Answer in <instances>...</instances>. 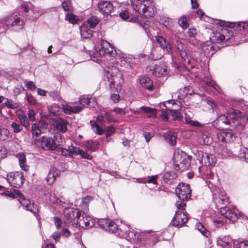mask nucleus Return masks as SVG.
<instances>
[{"mask_svg":"<svg viewBox=\"0 0 248 248\" xmlns=\"http://www.w3.org/2000/svg\"><path fill=\"white\" fill-rule=\"evenodd\" d=\"M187 220L188 217L185 213L182 211L177 210L171 223L173 225L179 227L185 224Z\"/></svg>","mask_w":248,"mask_h":248,"instance_id":"nucleus-13","label":"nucleus"},{"mask_svg":"<svg viewBox=\"0 0 248 248\" xmlns=\"http://www.w3.org/2000/svg\"><path fill=\"white\" fill-rule=\"evenodd\" d=\"M187 33L189 37L194 38L197 34V31L195 28H189Z\"/></svg>","mask_w":248,"mask_h":248,"instance_id":"nucleus-63","label":"nucleus"},{"mask_svg":"<svg viewBox=\"0 0 248 248\" xmlns=\"http://www.w3.org/2000/svg\"><path fill=\"white\" fill-rule=\"evenodd\" d=\"M23 175L19 172H10L7 175L8 183L15 187L21 186L23 183Z\"/></svg>","mask_w":248,"mask_h":248,"instance_id":"nucleus-7","label":"nucleus"},{"mask_svg":"<svg viewBox=\"0 0 248 248\" xmlns=\"http://www.w3.org/2000/svg\"><path fill=\"white\" fill-rule=\"evenodd\" d=\"M53 140L56 143V148L57 147L61 146L65 141L63 137L59 133H56L53 136Z\"/></svg>","mask_w":248,"mask_h":248,"instance_id":"nucleus-36","label":"nucleus"},{"mask_svg":"<svg viewBox=\"0 0 248 248\" xmlns=\"http://www.w3.org/2000/svg\"><path fill=\"white\" fill-rule=\"evenodd\" d=\"M75 149V155H80L81 157L83 158H85L90 160L92 159V156L88 154L87 153L84 152L83 150L80 149L78 147H76Z\"/></svg>","mask_w":248,"mask_h":248,"instance_id":"nucleus-41","label":"nucleus"},{"mask_svg":"<svg viewBox=\"0 0 248 248\" xmlns=\"http://www.w3.org/2000/svg\"><path fill=\"white\" fill-rule=\"evenodd\" d=\"M9 135V131L6 128L0 126V140H6Z\"/></svg>","mask_w":248,"mask_h":248,"instance_id":"nucleus-50","label":"nucleus"},{"mask_svg":"<svg viewBox=\"0 0 248 248\" xmlns=\"http://www.w3.org/2000/svg\"><path fill=\"white\" fill-rule=\"evenodd\" d=\"M22 200H23V202H24V203H23L22 202H20L23 205L25 206L26 209L28 210L31 211V212H32L33 213H35V211L32 210L31 209V205L30 204H28V202H29L28 201L26 200L25 199H24L23 198H22Z\"/></svg>","mask_w":248,"mask_h":248,"instance_id":"nucleus-59","label":"nucleus"},{"mask_svg":"<svg viewBox=\"0 0 248 248\" xmlns=\"http://www.w3.org/2000/svg\"><path fill=\"white\" fill-rule=\"evenodd\" d=\"M80 106L84 107H94L97 103L95 99L89 98L88 96H83L79 100Z\"/></svg>","mask_w":248,"mask_h":248,"instance_id":"nucleus-25","label":"nucleus"},{"mask_svg":"<svg viewBox=\"0 0 248 248\" xmlns=\"http://www.w3.org/2000/svg\"><path fill=\"white\" fill-rule=\"evenodd\" d=\"M219 141L225 142H231L233 141L235 137L232 132H222L217 135Z\"/></svg>","mask_w":248,"mask_h":248,"instance_id":"nucleus-20","label":"nucleus"},{"mask_svg":"<svg viewBox=\"0 0 248 248\" xmlns=\"http://www.w3.org/2000/svg\"><path fill=\"white\" fill-rule=\"evenodd\" d=\"M64 217L68 222L77 226L80 217V212L76 210L66 209L64 211Z\"/></svg>","mask_w":248,"mask_h":248,"instance_id":"nucleus-12","label":"nucleus"},{"mask_svg":"<svg viewBox=\"0 0 248 248\" xmlns=\"http://www.w3.org/2000/svg\"><path fill=\"white\" fill-rule=\"evenodd\" d=\"M201 47L202 51L206 56H212L215 53V49L211 41H207L202 43L201 45Z\"/></svg>","mask_w":248,"mask_h":248,"instance_id":"nucleus-24","label":"nucleus"},{"mask_svg":"<svg viewBox=\"0 0 248 248\" xmlns=\"http://www.w3.org/2000/svg\"><path fill=\"white\" fill-rule=\"evenodd\" d=\"M47 124L43 122H39L37 123H34L31 125V132L33 136H38L42 133V128H46Z\"/></svg>","mask_w":248,"mask_h":248,"instance_id":"nucleus-19","label":"nucleus"},{"mask_svg":"<svg viewBox=\"0 0 248 248\" xmlns=\"http://www.w3.org/2000/svg\"><path fill=\"white\" fill-rule=\"evenodd\" d=\"M108 69L106 71V84L108 85L112 91H113V89L117 91H120L124 82L122 73L115 66L108 67Z\"/></svg>","mask_w":248,"mask_h":248,"instance_id":"nucleus-1","label":"nucleus"},{"mask_svg":"<svg viewBox=\"0 0 248 248\" xmlns=\"http://www.w3.org/2000/svg\"><path fill=\"white\" fill-rule=\"evenodd\" d=\"M5 106L9 108L16 109L19 107L18 102H15L11 99H7V101L4 103Z\"/></svg>","mask_w":248,"mask_h":248,"instance_id":"nucleus-45","label":"nucleus"},{"mask_svg":"<svg viewBox=\"0 0 248 248\" xmlns=\"http://www.w3.org/2000/svg\"><path fill=\"white\" fill-rule=\"evenodd\" d=\"M18 118L19 119L20 123L22 126L25 127H28L29 126V121L25 114H19L18 115Z\"/></svg>","mask_w":248,"mask_h":248,"instance_id":"nucleus-43","label":"nucleus"},{"mask_svg":"<svg viewBox=\"0 0 248 248\" xmlns=\"http://www.w3.org/2000/svg\"><path fill=\"white\" fill-rule=\"evenodd\" d=\"M217 244L224 248H232V240L230 236H225L217 239Z\"/></svg>","mask_w":248,"mask_h":248,"instance_id":"nucleus-22","label":"nucleus"},{"mask_svg":"<svg viewBox=\"0 0 248 248\" xmlns=\"http://www.w3.org/2000/svg\"><path fill=\"white\" fill-rule=\"evenodd\" d=\"M167 66L162 62L155 64L153 70V74L157 77L165 76L168 74Z\"/></svg>","mask_w":248,"mask_h":248,"instance_id":"nucleus-16","label":"nucleus"},{"mask_svg":"<svg viewBox=\"0 0 248 248\" xmlns=\"http://www.w3.org/2000/svg\"><path fill=\"white\" fill-rule=\"evenodd\" d=\"M4 22L8 27H14L16 30L23 28L24 21L20 15L13 14L5 18Z\"/></svg>","mask_w":248,"mask_h":248,"instance_id":"nucleus-5","label":"nucleus"},{"mask_svg":"<svg viewBox=\"0 0 248 248\" xmlns=\"http://www.w3.org/2000/svg\"><path fill=\"white\" fill-rule=\"evenodd\" d=\"M65 20L68 21L70 23L76 24L78 20V17L72 13H68L65 16Z\"/></svg>","mask_w":248,"mask_h":248,"instance_id":"nucleus-49","label":"nucleus"},{"mask_svg":"<svg viewBox=\"0 0 248 248\" xmlns=\"http://www.w3.org/2000/svg\"><path fill=\"white\" fill-rule=\"evenodd\" d=\"M53 221L56 227L59 229L62 227V220L58 217H53Z\"/></svg>","mask_w":248,"mask_h":248,"instance_id":"nucleus-60","label":"nucleus"},{"mask_svg":"<svg viewBox=\"0 0 248 248\" xmlns=\"http://www.w3.org/2000/svg\"><path fill=\"white\" fill-rule=\"evenodd\" d=\"M228 119L231 122V125L233 126L237 124L241 119V116L239 113H237L233 110L230 111L228 113Z\"/></svg>","mask_w":248,"mask_h":248,"instance_id":"nucleus-28","label":"nucleus"},{"mask_svg":"<svg viewBox=\"0 0 248 248\" xmlns=\"http://www.w3.org/2000/svg\"><path fill=\"white\" fill-rule=\"evenodd\" d=\"M62 108H61L60 106L57 105V104H53L51 108L49 109V111L50 114H53V115L57 116L60 114L61 112L62 111Z\"/></svg>","mask_w":248,"mask_h":248,"instance_id":"nucleus-42","label":"nucleus"},{"mask_svg":"<svg viewBox=\"0 0 248 248\" xmlns=\"http://www.w3.org/2000/svg\"><path fill=\"white\" fill-rule=\"evenodd\" d=\"M213 199L216 204L221 205L228 202V198L224 191L220 188H215L212 190Z\"/></svg>","mask_w":248,"mask_h":248,"instance_id":"nucleus-10","label":"nucleus"},{"mask_svg":"<svg viewBox=\"0 0 248 248\" xmlns=\"http://www.w3.org/2000/svg\"><path fill=\"white\" fill-rule=\"evenodd\" d=\"M71 106L72 108V113H78L83 109V107L82 106L80 105H76L75 104H73Z\"/></svg>","mask_w":248,"mask_h":248,"instance_id":"nucleus-57","label":"nucleus"},{"mask_svg":"<svg viewBox=\"0 0 248 248\" xmlns=\"http://www.w3.org/2000/svg\"><path fill=\"white\" fill-rule=\"evenodd\" d=\"M139 82L142 87L152 91L153 87V81L146 77H141L139 78Z\"/></svg>","mask_w":248,"mask_h":248,"instance_id":"nucleus-29","label":"nucleus"},{"mask_svg":"<svg viewBox=\"0 0 248 248\" xmlns=\"http://www.w3.org/2000/svg\"><path fill=\"white\" fill-rule=\"evenodd\" d=\"M176 193L180 200H188L191 197V190L188 185L180 184L176 189Z\"/></svg>","mask_w":248,"mask_h":248,"instance_id":"nucleus-8","label":"nucleus"},{"mask_svg":"<svg viewBox=\"0 0 248 248\" xmlns=\"http://www.w3.org/2000/svg\"><path fill=\"white\" fill-rule=\"evenodd\" d=\"M131 4L134 10L145 17L155 15V10L152 0H132Z\"/></svg>","mask_w":248,"mask_h":248,"instance_id":"nucleus-2","label":"nucleus"},{"mask_svg":"<svg viewBox=\"0 0 248 248\" xmlns=\"http://www.w3.org/2000/svg\"><path fill=\"white\" fill-rule=\"evenodd\" d=\"M175 169L180 171L187 170L190 166V160L183 151L175 152L173 155Z\"/></svg>","mask_w":248,"mask_h":248,"instance_id":"nucleus-3","label":"nucleus"},{"mask_svg":"<svg viewBox=\"0 0 248 248\" xmlns=\"http://www.w3.org/2000/svg\"><path fill=\"white\" fill-rule=\"evenodd\" d=\"M85 146L90 151H95L99 148V144L96 140L88 141L85 144Z\"/></svg>","mask_w":248,"mask_h":248,"instance_id":"nucleus-35","label":"nucleus"},{"mask_svg":"<svg viewBox=\"0 0 248 248\" xmlns=\"http://www.w3.org/2000/svg\"><path fill=\"white\" fill-rule=\"evenodd\" d=\"M98 224L103 230L109 233H115L118 230L117 224L108 219H100L98 221Z\"/></svg>","mask_w":248,"mask_h":248,"instance_id":"nucleus-9","label":"nucleus"},{"mask_svg":"<svg viewBox=\"0 0 248 248\" xmlns=\"http://www.w3.org/2000/svg\"><path fill=\"white\" fill-rule=\"evenodd\" d=\"M178 24L183 30H186L189 27L187 18L185 16H183L179 18Z\"/></svg>","mask_w":248,"mask_h":248,"instance_id":"nucleus-40","label":"nucleus"},{"mask_svg":"<svg viewBox=\"0 0 248 248\" xmlns=\"http://www.w3.org/2000/svg\"><path fill=\"white\" fill-rule=\"evenodd\" d=\"M62 109L63 110L64 113L65 114H70L72 113V108L71 105H63L62 107Z\"/></svg>","mask_w":248,"mask_h":248,"instance_id":"nucleus-56","label":"nucleus"},{"mask_svg":"<svg viewBox=\"0 0 248 248\" xmlns=\"http://www.w3.org/2000/svg\"><path fill=\"white\" fill-rule=\"evenodd\" d=\"M46 200L47 202H49L52 203L58 204L62 205L64 203L58 198H57L54 193H47L45 195Z\"/></svg>","mask_w":248,"mask_h":248,"instance_id":"nucleus-31","label":"nucleus"},{"mask_svg":"<svg viewBox=\"0 0 248 248\" xmlns=\"http://www.w3.org/2000/svg\"><path fill=\"white\" fill-rule=\"evenodd\" d=\"M11 127L14 133H19L23 130L22 125L16 123L12 122L11 124Z\"/></svg>","mask_w":248,"mask_h":248,"instance_id":"nucleus-48","label":"nucleus"},{"mask_svg":"<svg viewBox=\"0 0 248 248\" xmlns=\"http://www.w3.org/2000/svg\"><path fill=\"white\" fill-rule=\"evenodd\" d=\"M216 37L217 38L216 41L217 43H220L223 41H226L228 38H226L224 35L218 34Z\"/></svg>","mask_w":248,"mask_h":248,"instance_id":"nucleus-64","label":"nucleus"},{"mask_svg":"<svg viewBox=\"0 0 248 248\" xmlns=\"http://www.w3.org/2000/svg\"><path fill=\"white\" fill-rule=\"evenodd\" d=\"M172 43L176 46L178 50H181L184 49L183 44L179 40L172 39Z\"/></svg>","mask_w":248,"mask_h":248,"instance_id":"nucleus-55","label":"nucleus"},{"mask_svg":"<svg viewBox=\"0 0 248 248\" xmlns=\"http://www.w3.org/2000/svg\"><path fill=\"white\" fill-rule=\"evenodd\" d=\"M236 248H248V241H243L237 243Z\"/></svg>","mask_w":248,"mask_h":248,"instance_id":"nucleus-61","label":"nucleus"},{"mask_svg":"<svg viewBox=\"0 0 248 248\" xmlns=\"http://www.w3.org/2000/svg\"><path fill=\"white\" fill-rule=\"evenodd\" d=\"M186 200H180L176 202V206L178 210H184L186 207V204L185 202Z\"/></svg>","mask_w":248,"mask_h":248,"instance_id":"nucleus-54","label":"nucleus"},{"mask_svg":"<svg viewBox=\"0 0 248 248\" xmlns=\"http://www.w3.org/2000/svg\"><path fill=\"white\" fill-rule=\"evenodd\" d=\"M156 40L162 48L166 49V51L169 53L171 52V45L169 43H167L166 39L164 37L161 36H157Z\"/></svg>","mask_w":248,"mask_h":248,"instance_id":"nucleus-27","label":"nucleus"},{"mask_svg":"<svg viewBox=\"0 0 248 248\" xmlns=\"http://www.w3.org/2000/svg\"><path fill=\"white\" fill-rule=\"evenodd\" d=\"M92 200L91 196H87L82 198L81 203H80V207L84 209H86L88 207L90 202Z\"/></svg>","mask_w":248,"mask_h":248,"instance_id":"nucleus-44","label":"nucleus"},{"mask_svg":"<svg viewBox=\"0 0 248 248\" xmlns=\"http://www.w3.org/2000/svg\"><path fill=\"white\" fill-rule=\"evenodd\" d=\"M99 21L96 16H92L87 20V22L91 28H93L99 23Z\"/></svg>","mask_w":248,"mask_h":248,"instance_id":"nucleus-46","label":"nucleus"},{"mask_svg":"<svg viewBox=\"0 0 248 248\" xmlns=\"http://www.w3.org/2000/svg\"><path fill=\"white\" fill-rule=\"evenodd\" d=\"M211 139L206 135H202L201 138L200 142L201 144L208 145L211 143Z\"/></svg>","mask_w":248,"mask_h":248,"instance_id":"nucleus-53","label":"nucleus"},{"mask_svg":"<svg viewBox=\"0 0 248 248\" xmlns=\"http://www.w3.org/2000/svg\"><path fill=\"white\" fill-rule=\"evenodd\" d=\"M220 212L222 216L230 221H234L237 218L235 210L228 207H221Z\"/></svg>","mask_w":248,"mask_h":248,"instance_id":"nucleus-17","label":"nucleus"},{"mask_svg":"<svg viewBox=\"0 0 248 248\" xmlns=\"http://www.w3.org/2000/svg\"><path fill=\"white\" fill-rule=\"evenodd\" d=\"M170 101H168L167 102L163 103L160 104V107L161 106L165 107L167 110L170 111V113H171V116L173 118V120H181L182 119V116L181 113L177 110H173L170 109L167 106V104H170Z\"/></svg>","mask_w":248,"mask_h":248,"instance_id":"nucleus-26","label":"nucleus"},{"mask_svg":"<svg viewBox=\"0 0 248 248\" xmlns=\"http://www.w3.org/2000/svg\"><path fill=\"white\" fill-rule=\"evenodd\" d=\"M202 162L206 166H214L216 163L217 159L213 154H208L201 152Z\"/></svg>","mask_w":248,"mask_h":248,"instance_id":"nucleus-18","label":"nucleus"},{"mask_svg":"<svg viewBox=\"0 0 248 248\" xmlns=\"http://www.w3.org/2000/svg\"><path fill=\"white\" fill-rule=\"evenodd\" d=\"M167 142L171 146H174L176 143L177 135L173 131H169L164 136Z\"/></svg>","mask_w":248,"mask_h":248,"instance_id":"nucleus-30","label":"nucleus"},{"mask_svg":"<svg viewBox=\"0 0 248 248\" xmlns=\"http://www.w3.org/2000/svg\"><path fill=\"white\" fill-rule=\"evenodd\" d=\"M52 125L59 131L65 133L67 130L68 122L60 118L54 119L51 120Z\"/></svg>","mask_w":248,"mask_h":248,"instance_id":"nucleus-15","label":"nucleus"},{"mask_svg":"<svg viewBox=\"0 0 248 248\" xmlns=\"http://www.w3.org/2000/svg\"><path fill=\"white\" fill-rule=\"evenodd\" d=\"M60 171L55 167L50 168L47 176L46 177V182L48 185H52L55 181L56 178L60 175Z\"/></svg>","mask_w":248,"mask_h":248,"instance_id":"nucleus-21","label":"nucleus"},{"mask_svg":"<svg viewBox=\"0 0 248 248\" xmlns=\"http://www.w3.org/2000/svg\"><path fill=\"white\" fill-rule=\"evenodd\" d=\"M177 177L176 174L174 171L166 172L163 176V179L166 183L171 184L172 181Z\"/></svg>","mask_w":248,"mask_h":248,"instance_id":"nucleus-33","label":"nucleus"},{"mask_svg":"<svg viewBox=\"0 0 248 248\" xmlns=\"http://www.w3.org/2000/svg\"><path fill=\"white\" fill-rule=\"evenodd\" d=\"M4 195L9 197H12L13 198H15L16 197H18L19 198H22L23 195L19 192L17 190H14V192H5Z\"/></svg>","mask_w":248,"mask_h":248,"instance_id":"nucleus-51","label":"nucleus"},{"mask_svg":"<svg viewBox=\"0 0 248 248\" xmlns=\"http://www.w3.org/2000/svg\"><path fill=\"white\" fill-rule=\"evenodd\" d=\"M99 12L104 15H110L113 11L114 7L112 3L107 0H102L98 3Z\"/></svg>","mask_w":248,"mask_h":248,"instance_id":"nucleus-14","label":"nucleus"},{"mask_svg":"<svg viewBox=\"0 0 248 248\" xmlns=\"http://www.w3.org/2000/svg\"><path fill=\"white\" fill-rule=\"evenodd\" d=\"M141 110L147 114L149 117H155L156 109L150 107L142 106L141 107Z\"/></svg>","mask_w":248,"mask_h":248,"instance_id":"nucleus-39","label":"nucleus"},{"mask_svg":"<svg viewBox=\"0 0 248 248\" xmlns=\"http://www.w3.org/2000/svg\"><path fill=\"white\" fill-rule=\"evenodd\" d=\"M25 84H26V87L31 90V91H34L35 90V88H36V87L35 86V85L34 84L33 82H32V81H26V83H25Z\"/></svg>","mask_w":248,"mask_h":248,"instance_id":"nucleus-62","label":"nucleus"},{"mask_svg":"<svg viewBox=\"0 0 248 248\" xmlns=\"http://www.w3.org/2000/svg\"><path fill=\"white\" fill-rule=\"evenodd\" d=\"M228 113H226V114L221 115L218 118V121H220L225 124H229L231 125V122L228 119Z\"/></svg>","mask_w":248,"mask_h":248,"instance_id":"nucleus-52","label":"nucleus"},{"mask_svg":"<svg viewBox=\"0 0 248 248\" xmlns=\"http://www.w3.org/2000/svg\"><path fill=\"white\" fill-rule=\"evenodd\" d=\"M198 230L204 236L208 237L210 235V232L204 227V226L200 222L197 224Z\"/></svg>","mask_w":248,"mask_h":248,"instance_id":"nucleus-47","label":"nucleus"},{"mask_svg":"<svg viewBox=\"0 0 248 248\" xmlns=\"http://www.w3.org/2000/svg\"><path fill=\"white\" fill-rule=\"evenodd\" d=\"M234 155L248 162V148L241 149L240 153H235Z\"/></svg>","mask_w":248,"mask_h":248,"instance_id":"nucleus-37","label":"nucleus"},{"mask_svg":"<svg viewBox=\"0 0 248 248\" xmlns=\"http://www.w3.org/2000/svg\"><path fill=\"white\" fill-rule=\"evenodd\" d=\"M76 148V147L73 146H69L67 149L61 148L62 155L66 156H75Z\"/></svg>","mask_w":248,"mask_h":248,"instance_id":"nucleus-32","label":"nucleus"},{"mask_svg":"<svg viewBox=\"0 0 248 248\" xmlns=\"http://www.w3.org/2000/svg\"><path fill=\"white\" fill-rule=\"evenodd\" d=\"M34 142L36 145L44 149L46 148L51 150L56 149L54 140L50 137H42L39 139H35Z\"/></svg>","mask_w":248,"mask_h":248,"instance_id":"nucleus-6","label":"nucleus"},{"mask_svg":"<svg viewBox=\"0 0 248 248\" xmlns=\"http://www.w3.org/2000/svg\"><path fill=\"white\" fill-rule=\"evenodd\" d=\"M80 215L81 214L80 213V217H79L77 226H79L84 229L92 228L94 226L95 220L91 216L84 213L82 215V218H81Z\"/></svg>","mask_w":248,"mask_h":248,"instance_id":"nucleus-11","label":"nucleus"},{"mask_svg":"<svg viewBox=\"0 0 248 248\" xmlns=\"http://www.w3.org/2000/svg\"><path fill=\"white\" fill-rule=\"evenodd\" d=\"M80 34L83 38H89L92 36V31L86 26H83L80 28Z\"/></svg>","mask_w":248,"mask_h":248,"instance_id":"nucleus-38","label":"nucleus"},{"mask_svg":"<svg viewBox=\"0 0 248 248\" xmlns=\"http://www.w3.org/2000/svg\"><path fill=\"white\" fill-rule=\"evenodd\" d=\"M113 51V48L111 45L108 41L103 40L100 46L95 48V52L92 54L91 59L94 62H98L100 60L101 56L105 54H111Z\"/></svg>","mask_w":248,"mask_h":248,"instance_id":"nucleus-4","label":"nucleus"},{"mask_svg":"<svg viewBox=\"0 0 248 248\" xmlns=\"http://www.w3.org/2000/svg\"><path fill=\"white\" fill-rule=\"evenodd\" d=\"M16 157L18 159L20 167L24 170H28V167L25 164L26 159L25 155L23 153H19L17 155Z\"/></svg>","mask_w":248,"mask_h":248,"instance_id":"nucleus-34","label":"nucleus"},{"mask_svg":"<svg viewBox=\"0 0 248 248\" xmlns=\"http://www.w3.org/2000/svg\"><path fill=\"white\" fill-rule=\"evenodd\" d=\"M145 56L144 54H141L140 56H138L135 57L133 55H128L127 57L124 58V61L127 63L130 67L133 68L134 66L140 63V57H141L142 58H144Z\"/></svg>","mask_w":248,"mask_h":248,"instance_id":"nucleus-23","label":"nucleus"},{"mask_svg":"<svg viewBox=\"0 0 248 248\" xmlns=\"http://www.w3.org/2000/svg\"><path fill=\"white\" fill-rule=\"evenodd\" d=\"M179 53H180L181 58L184 61H186V60H187V61L189 62L188 56L187 53L186 49L185 48H184L182 50H179Z\"/></svg>","mask_w":248,"mask_h":248,"instance_id":"nucleus-58","label":"nucleus"}]
</instances>
